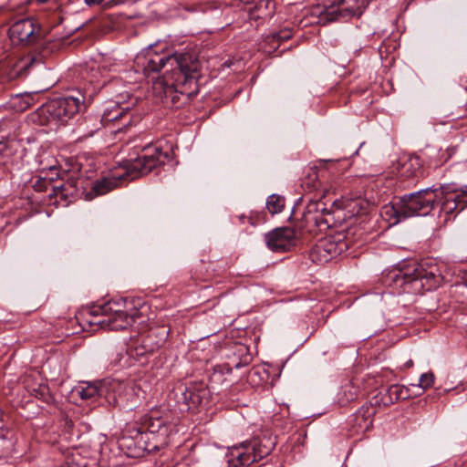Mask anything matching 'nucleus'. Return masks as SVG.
Instances as JSON below:
<instances>
[{"label":"nucleus","instance_id":"nucleus-29","mask_svg":"<svg viewBox=\"0 0 467 467\" xmlns=\"http://www.w3.org/2000/svg\"><path fill=\"white\" fill-rule=\"evenodd\" d=\"M51 189L54 192V195H60L63 198H65V193L68 191L67 184H66L65 182L59 185H54L52 183Z\"/></svg>","mask_w":467,"mask_h":467},{"label":"nucleus","instance_id":"nucleus-19","mask_svg":"<svg viewBox=\"0 0 467 467\" xmlns=\"http://www.w3.org/2000/svg\"><path fill=\"white\" fill-rule=\"evenodd\" d=\"M422 162L420 157L410 156L399 164V174L400 177L412 178L417 177L420 172Z\"/></svg>","mask_w":467,"mask_h":467},{"label":"nucleus","instance_id":"nucleus-10","mask_svg":"<svg viewBox=\"0 0 467 467\" xmlns=\"http://www.w3.org/2000/svg\"><path fill=\"white\" fill-rule=\"evenodd\" d=\"M8 34L12 44L22 47L36 45L43 37L40 25L32 18L15 22L9 27Z\"/></svg>","mask_w":467,"mask_h":467},{"label":"nucleus","instance_id":"nucleus-35","mask_svg":"<svg viewBox=\"0 0 467 467\" xmlns=\"http://www.w3.org/2000/svg\"><path fill=\"white\" fill-rule=\"evenodd\" d=\"M103 0H85L86 4L88 5H99L102 2Z\"/></svg>","mask_w":467,"mask_h":467},{"label":"nucleus","instance_id":"nucleus-25","mask_svg":"<svg viewBox=\"0 0 467 467\" xmlns=\"http://www.w3.org/2000/svg\"><path fill=\"white\" fill-rule=\"evenodd\" d=\"M53 178H47L46 175H37L32 177L31 182L34 189L37 192H46L52 186Z\"/></svg>","mask_w":467,"mask_h":467},{"label":"nucleus","instance_id":"nucleus-13","mask_svg":"<svg viewBox=\"0 0 467 467\" xmlns=\"http://www.w3.org/2000/svg\"><path fill=\"white\" fill-rule=\"evenodd\" d=\"M171 413L162 408H152L141 420V428L151 434L167 437L170 430Z\"/></svg>","mask_w":467,"mask_h":467},{"label":"nucleus","instance_id":"nucleus-17","mask_svg":"<svg viewBox=\"0 0 467 467\" xmlns=\"http://www.w3.org/2000/svg\"><path fill=\"white\" fill-rule=\"evenodd\" d=\"M169 330L162 327L151 328L141 339L144 353H152L159 349L167 340Z\"/></svg>","mask_w":467,"mask_h":467},{"label":"nucleus","instance_id":"nucleus-37","mask_svg":"<svg viewBox=\"0 0 467 467\" xmlns=\"http://www.w3.org/2000/svg\"><path fill=\"white\" fill-rule=\"evenodd\" d=\"M356 397H357V390L355 389V390L351 393V395H350V397H349V400H354Z\"/></svg>","mask_w":467,"mask_h":467},{"label":"nucleus","instance_id":"nucleus-14","mask_svg":"<svg viewBox=\"0 0 467 467\" xmlns=\"http://www.w3.org/2000/svg\"><path fill=\"white\" fill-rule=\"evenodd\" d=\"M332 213L321 200H310L303 213V220L306 224L314 223L320 230H324L330 227Z\"/></svg>","mask_w":467,"mask_h":467},{"label":"nucleus","instance_id":"nucleus-24","mask_svg":"<svg viewBox=\"0 0 467 467\" xmlns=\"http://www.w3.org/2000/svg\"><path fill=\"white\" fill-rule=\"evenodd\" d=\"M285 207V199L279 195L272 194L266 202V208L271 214H276L283 211Z\"/></svg>","mask_w":467,"mask_h":467},{"label":"nucleus","instance_id":"nucleus-6","mask_svg":"<svg viewBox=\"0 0 467 467\" xmlns=\"http://www.w3.org/2000/svg\"><path fill=\"white\" fill-rule=\"evenodd\" d=\"M275 446V439L268 436L244 441L231 450L230 458L227 460L228 465L229 467L249 466L269 455Z\"/></svg>","mask_w":467,"mask_h":467},{"label":"nucleus","instance_id":"nucleus-28","mask_svg":"<svg viewBox=\"0 0 467 467\" xmlns=\"http://www.w3.org/2000/svg\"><path fill=\"white\" fill-rule=\"evenodd\" d=\"M65 183L67 184L68 189V191L65 193V198L75 195L78 190V180L70 179Z\"/></svg>","mask_w":467,"mask_h":467},{"label":"nucleus","instance_id":"nucleus-32","mask_svg":"<svg viewBox=\"0 0 467 467\" xmlns=\"http://www.w3.org/2000/svg\"><path fill=\"white\" fill-rule=\"evenodd\" d=\"M31 97L29 95H26L23 98L25 105L21 107L22 109H26L31 106Z\"/></svg>","mask_w":467,"mask_h":467},{"label":"nucleus","instance_id":"nucleus-20","mask_svg":"<svg viewBox=\"0 0 467 467\" xmlns=\"http://www.w3.org/2000/svg\"><path fill=\"white\" fill-rule=\"evenodd\" d=\"M119 184V179L116 177L104 178L96 181L91 188L95 195H103L115 189Z\"/></svg>","mask_w":467,"mask_h":467},{"label":"nucleus","instance_id":"nucleus-2","mask_svg":"<svg viewBox=\"0 0 467 467\" xmlns=\"http://www.w3.org/2000/svg\"><path fill=\"white\" fill-rule=\"evenodd\" d=\"M145 58V74L158 73L164 67H170L169 76L172 80L171 85L176 91L187 96L198 93L201 64L192 54H158L150 47Z\"/></svg>","mask_w":467,"mask_h":467},{"label":"nucleus","instance_id":"nucleus-5","mask_svg":"<svg viewBox=\"0 0 467 467\" xmlns=\"http://www.w3.org/2000/svg\"><path fill=\"white\" fill-rule=\"evenodd\" d=\"M368 5V0H326L323 6L317 5L312 9V15L317 17V24L327 25L359 17Z\"/></svg>","mask_w":467,"mask_h":467},{"label":"nucleus","instance_id":"nucleus-4","mask_svg":"<svg viewBox=\"0 0 467 467\" xmlns=\"http://www.w3.org/2000/svg\"><path fill=\"white\" fill-rule=\"evenodd\" d=\"M85 315L89 326L118 331L131 326L139 317V310L133 307L131 301L119 298L93 306Z\"/></svg>","mask_w":467,"mask_h":467},{"label":"nucleus","instance_id":"nucleus-16","mask_svg":"<svg viewBox=\"0 0 467 467\" xmlns=\"http://www.w3.org/2000/svg\"><path fill=\"white\" fill-rule=\"evenodd\" d=\"M296 233L292 228L274 229L265 235L267 247L273 252H286L295 244Z\"/></svg>","mask_w":467,"mask_h":467},{"label":"nucleus","instance_id":"nucleus-3","mask_svg":"<svg viewBox=\"0 0 467 467\" xmlns=\"http://www.w3.org/2000/svg\"><path fill=\"white\" fill-rule=\"evenodd\" d=\"M383 282L399 294L419 295L438 287L441 275L435 264L425 260L410 263L390 271Z\"/></svg>","mask_w":467,"mask_h":467},{"label":"nucleus","instance_id":"nucleus-9","mask_svg":"<svg viewBox=\"0 0 467 467\" xmlns=\"http://www.w3.org/2000/svg\"><path fill=\"white\" fill-rule=\"evenodd\" d=\"M173 398L181 411H194L208 402L210 390L203 382H191L177 386L173 390Z\"/></svg>","mask_w":467,"mask_h":467},{"label":"nucleus","instance_id":"nucleus-12","mask_svg":"<svg viewBox=\"0 0 467 467\" xmlns=\"http://www.w3.org/2000/svg\"><path fill=\"white\" fill-rule=\"evenodd\" d=\"M348 248L346 241L338 237H327L321 240L311 250V260L317 264H325L340 255Z\"/></svg>","mask_w":467,"mask_h":467},{"label":"nucleus","instance_id":"nucleus-33","mask_svg":"<svg viewBox=\"0 0 467 467\" xmlns=\"http://www.w3.org/2000/svg\"><path fill=\"white\" fill-rule=\"evenodd\" d=\"M239 221L241 223H245L246 222H248L249 223H251L252 225H254V223L252 222V218L249 217V216H246L244 214H242L238 217Z\"/></svg>","mask_w":467,"mask_h":467},{"label":"nucleus","instance_id":"nucleus-30","mask_svg":"<svg viewBox=\"0 0 467 467\" xmlns=\"http://www.w3.org/2000/svg\"><path fill=\"white\" fill-rule=\"evenodd\" d=\"M12 447V441L5 437H0V457L7 452Z\"/></svg>","mask_w":467,"mask_h":467},{"label":"nucleus","instance_id":"nucleus-11","mask_svg":"<svg viewBox=\"0 0 467 467\" xmlns=\"http://www.w3.org/2000/svg\"><path fill=\"white\" fill-rule=\"evenodd\" d=\"M133 106V101L121 102L118 100L109 102L107 107L104 109L100 122L104 125H108L114 121H121L122 127L119 128L114 132L118 133L127 130L134 122L132 119V114L130 113Z\"/></svg>","mask_w":467,"mask_h":467},{"label":"nucleus","instance_id":"nucleus-40","mask_svg":"<svg viewBox=\"0 0 467 467\" xmlns=\"http://www.w3.org/2000/svg\"><path fill=\"white\" fill-rule=\"evenodd\" d=\"M3 427H4V423L2 420H0V430H3Z\"/></svg>","mask_w":467,"mask_h":467},{"label":"nucleus","instance_id":"nucleus-38","mask_svg":"<svg viewBox=\"0 0 467 467\" xmlns=\"http://www.w3.org/2000/svg\"><path fill=\"white\" fill-rule=\"evenodd\" d=\"M117 356H118V357H119V356H120V358H119V359L118 361H117V360L115 361V364H116V365H117V364H119V363H120V359L123 358V355H122V354H119V353H117Z\"/></svg>","mask_w":467,"mask_h":467},{"label":"nucleus","instance_id":"nucleus-22","mask_svg":"<svg viewBox=\"0 0 467 467\" xmlns=\"http://www.w3.org/2000/svg\"><path fill=\"white\" fill-rule=\"evenodd\" d=\"M302 185L308 191H317L321 187L318 171L316 168H310L303 180Z\"/></svg>","mask_w":467,"mask_h":467},{"label":"nucleus","instance_id":"nucleus-39","mask_svg":"<svg viewBox=\"0 0 467 467\" xmlns=\"http://www.w3.org/2000/svg\"><path fill=\"white\" fill-rule=\"evenodd\" d=\"M157 447H158V445H154L152 448H147V450L151 451V450L156 449Z\"/></svg>","mask_w":467,"mask_h":467},{"label":"nucleus","instance_id":"nucleus-15","mask_svg":"<svg viewBox=\"0 0 467 467\" xmlns=\"http://www.w3.org/2000/svg\"><path fill=\"white\" fill-rule=\"evenodd\" d=\"M132 390V387L127 382L118 379H109L102 384L103 396L113 406H119L128 401Z\"/></svg>","mask_w":467,"mask_h":467},{"label":"nucleus","instance_id":"nucleus-27","mask_svg":"<svg viewBox=\"0 0 467 467\" xmlns=\"http://www.w3.org/2000/svg\"><path fill=\"white\" fill-rule=\"evenodd\" d=\"M292 36H293V34H292L291 29L285 28V29L280 30L279 32L274 33L272 35V39H273V41L283 42V41H286V40L290 39L292 37Z\"/></svg>","mask_w":467,"mask_h":467},{"label":"nucleus","instance_id":"nucleus-1","mask_svg":"<svg viewBox=\"0 0 467 467\" xmlns=\"http://www.w3.org/2000/svg\"><path fill=\"white\" fill-rule=\"evenodd\" d=\"M446 214L461 212L467 207V187L457 190L451 185H441L405 194L389 205H385L382 213L393 219L392 224L413 216L429 214L436 204Z\"/></svg>","mask_w":467,"mask_h":467},{"label":"nucleus","instance_id":"nucleus-7","mask_svg":"<svg viewBox=\"0 0 467 467\" xmlns=\"http://www.w3.org/2000/svg\"><path fill=\"white\" fill-rule=\"evenodd\" d=\"M167 157V153L159 147L149 145L142 148L140 153L130 154L129 158L123 161V168L126 175L130 180H134L147 175L153 169L163 164Z\"/></svg>","mask_w":467,"mask_h":467},{"label":"nucleus","instance_id":"nucleus-18","mask_svg":"<svg viewBox=\"0 0 467 467\" xmlns=\"http://www.w3.org/2000/svg\"><path fill=\"white\" fill-rule=\"evenodd\" d=\"M411 398L410 389L403 385H391L382 396L381 400L385 406L393 404L399 400H405Z\"/></svg>","mask_w":467,"mask_h":467},{"label":"nucleus","instance_id":"nucleus-41","mask_svg":"<svg viewBox=\"0 0 467 467\" xmlns=\"http://www.w3.org/2000/svg\"><path fill=\"white\" fill-rule=\"evenodd\" d=\"M241 2L248 3L250 0H240Z\"/></svg>","mask_w":467,"mask_h":467},{"label":"nucleus","instance_id":"nucleus-34","mask_svg":"<svg viewBox=\"0 0 467 467\" xmlns=\"http://www.w3.org/2000/svg\"><path fill=\"white\" fill-rule=\"evenodd\" d=\"M168 85L169 84L168 83L165 84L163 80H158L156 83H154V86H159L160 88H161L163 90L165 89V86H168Z\"/></svg>","mask_w":467,"mask_h":467},{"label":"nucleus","instance_id":"nucleus-21","mask_svg":"<svg viewBox=\"0 0 467 467\" xmlns=\"http://www.w3.org/2000/svg\"><path fill=\"white\" fill-rule=\"evenodd\" d=\"M82 400H92L97 396L103 395L102 385L98 387L96 384L87 383L85 386H79L76 389Z\"/></svg>","mask_w":467,"mask_h":467},{"label":"nucleus","instance_id":"nucleus-36","mask_svg":"<svg viewBox=\"0 0 467 467\" xmlns=\"http://www.w3.org/2000/svg\"><path fill=\"white\" fill-rule=\"evenodd\" d=\"M99 129V127H96L94 130H91L90 131H88V133L87 134V136H92L93 133L98 130Z\"/></svg>","mask_w":467,"mask_h":467},{"label":"nucleus","instance_id":"nucleus-31","mask_svg":"<svg viewBox=\"0 0 467 467\" xmlns=\"http://www.w3.org/2000/svg\"><path fill=\"white\" fill-rule=\"evenodd\" d=\"M31 61V58L22 59L19 61L18 64L16 65L17 74H21L22 71L26 70Z\"/></svg>","mask_w":467,"mask_h":467},{"label":"nucleus","instance_id":"nucleus-26","mask_svg":"<svg viewBox=\"0 0 467 467\" xmlns=\"http://www.w3.org/2000/svg\"><path fill=\"white\" fill-rule=\"evenodd\" d=\"M434 379L435 377L432 372L422 374L420 378V383L418 385H413V387L420 390V392L415 393V395H420L425 389L431 388L434 383Z\"/></svg>","mask_w":467,"mask_h":467},{"label":"nucleus","instance_id":"nucleus-23","mask_svg":"<svg viewBox=\"0 0 467 467\" xmlns=\"http://www.w3.org/2000/svg\"><path fill=\"white\" fill-rule=\"evenodd\" d=\"M237 352L242 355V358L240 361H237L235 358H233L231 361L228 363V370L231 371L233 368H240L242 367L247 366L251 361V356L247 353V348L244 345H239L236 348Z\"/></svg>","mask_w":467,"mask_h":467},{"label":"nucleus","instance_id":"nucleus-8","mask_svg":"<svg viewBox=\"0 0 467 467\" xmlns=\"http://www.w3.org/2000/svg\"><path fill=\"white\" fill-rule=\"evenodd\" d=\"M85 108V97L83 94L78 93L77 96L55 99L43 105L39 109V112L49 121L56 120L64 123Z\"/></svg>","mask_w":467,"mask_h":467}]
</instances>
